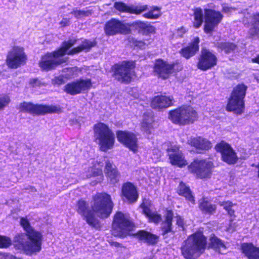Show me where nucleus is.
Returning a JSON list of instances; mask_svg holds the SVG:
<instances>
[{
	"label": "nucleus",
	"mask_w": 259,
	"mask_h": 259,
	"mask_svg": "<svg viewBox=\"0 0 259 259\" xmlns=\"http://www.w3.org/2000/svg\"><path fill=\"white\" fill-rule=\"evenodd\" d=\"M113 206L111 196L105 193H100L93 197L91 202L92 211L89 209L88 204L82 199L77 202L76 210L88 224L96 227L98 225V221L95 214L101 218H107L111 213Z\"/></svg>",
	"instance_id": "obj_1"
},
{
	"label": "nucleus",
	"mask_w": 259,
	"mask_h": 259,
	"mask_svg": "<svg viewBox=\"0 0 259 259\" xmlns=\"http://www.w3.org/2000/svg\"><path fill=\"white\" fill-rule=\"evenodd\" d=\"M77 40L70 39L63 42L61 47L53 53H47L41 57L39 62V66L42 70H49L55 68L67 61V58L63 56L66 55H72L82 51H89L94 47L96 43L85 39L82 44L72 49L70 48L76 44Z\"/></svg>",
	"instance_id": "obj_2"
},
{
	"label": "nucleus",
	"mask_w": 259,
	"mask_h": 259,
	"mask_svg": "<svg viewBox=\"0 0 259 259\" xmlns=\"http://www.w3.org/2000/svg\"><path fill=\"white\" fill-rule=\"evenodd\" d=\"M20 224L26 234L16 236V246L27 254L31 255L39 252L41 249L42 234L35 230L25 218L21 219Z\"/></svg>",
	"instance_id": "obj_3"
},
{
	"label": "nucleus",
	"mask_w": 259,
	"mask_h": 259,
	"mask_svg": "<svg viewBox=\"0 0 259 259\" xmlns=\"http://www.w3.org/2000/svg\"><path fill=\"white\" fill-rule=\"evenodd\" d=\"M206 244L205 236L200 232L190 236L181 248L186 259H196L204 251Z\"/></svg>",
	"instance_id": "obj_4"
},
{
	"label": "nucleus",
	"mask_w": 259,
	"mask_h": 259,
	"mask_svg": "<svg viewBox=\"0 0 259 259\" xmlns=\"http://www.w3.org/2000/svg\"><path fill=\"white\" fill-rule=\"evenodd\" d=\"M247 86L243 83L237 84L233 88L228 98V111L232 112L236 115L243 114L245 111V98Z\"/></svg>",
	"instance_id": "obj_5"
},
{
	"label": "nucleus",
	"mask_w": 259,
	"mask_h": 259,
	"mask_svg": "<svg viewBox=\"0 0 259 259\" xmlns=\"http://www.w3.org/2000/svg\"><path fill=\"white\" fill-rule=\"evenodd\" d=\"M95 141L99 145L101 150L106 152L113 147L115 136L109 127L103 123H98L94 125Z\"/></svg>",
	"instance_id": "obj_6"
},
{
	"label": "nucleus",
	"mask_w": 259,
	"mask_h": 259,
	"mask_svg": "<svg viewBox=\"0 0 259 259\" xmlns=\"http://www.w3.org/2000/svg\"><path fill=\"white\" fill-rule=\"evenodd\" d=\"M196 111L190 106H182L170 111L168 118L175 124L180 125L189 124L197 119Z\"/></svg>",
	"instance_id": "obj_7"
},
{
	"label": "nucleus",
	"mask_w": 259,
	"mask_h": 259,
	"mask_svg": "<svg viewBox=\"0 0 259 259\" xmlns=\"http://www.w3.org/2000/svg\"><path fill=\"white\" fill-rule=\"evenodd\" d=\"M133 227V223L121 212H117L114 215L112 223V234L123 238L129 234Z\"/></svg>",
	"instance_id": "obj_8"
},
{
	"label": "nucleus",
	"mask_w": 259,
	"mask_h": 259,
	"mask_svg": "<svg viewBox=\"0 0 259 259\" xmlns=\"http://www.w3.org/2000/svg\"><path fill=\"white\" fill-rule=\"evenodd\" d=\"M19 109L22 112L35 114L59 113L61 112V109L59 106L34 105L31 103L25 102L20 104Z\"/></svg>",
	"instance_id": "obj_9"
},
{
	"label": "nucleus",
	"mask_w": 259,
	"mask_h": 259,
	"mask_svg": "<svg viewBox=\"0 0 259 259\" xmlns=\"http://www.w3.org/2000/svg\"><path fill=\"white\" fill-rule=\"evenodd\" d=\"M135 66L133 61H123L121 64L115 65V78L121 82H130L134 75L133 69Z\"/></svg>",
	"instance_id": "obj_10"
},
{
	"label": "nucleus",
	"mask_w": 259,
	"mask_h": 259,
	"mask_svg": "<svg viewBox=\"0 0 259 259\" xmlns=\"http://www.w3.org/2000/svg\"><path fill=\"white\" fill-rule=\"evenodd\" d=\"M182 69V67L177 63L169 64L162 59L156 60L154 67L155 72L163 79L167 78L171 74Z\"/></svg>",
	"instance_id": "obj_11"
},
{
	"label": "nucleus",
	"mask_w": 259,
	"mask_h": 259,
	"mask_svg": "<svg viewBox=\"0 0 259 259\" xmlns=\"http://www.w3.org/2000/svg\"><path fill=\"white\" fill-rule=\"evenodd\" d=\"M189 169L200 178L209 177L213 167V163L206 160L196 159L189 166Z\"/></svg>",
	"instance_id": "obj_12"
},
{
	"label": "nucleus",
	"mask_w": 259,
	"mask_h": 259,
	"mask_svg": "<svg viewBox=\"0 0 259 259\" xmlns=\"http://www.w3.org/2000/svg\"><path fill=\"white\" fill-rule=\"evenodd\" d=\"M27 59L26 56L23 48L19 47H14L9 52L6 63L11 68H17L25 63Z\"/></svg>",
	"instance_id": "obj_13"
},
{
	"label": "nucleus",
	"mask_w": 259,
	"mask_h": 259,
	"mask_svg": "<svg viewBox=\"0 0 259 259\" xmlns=\"http://www.w3.org/2000/svg\"><path fill=\"white\" fill-rule=\"evenodd\" d=\"M129 30L128 27L123 22L115 18H112L107 21L104 27L105 33L109 36L117 34H126Z\"/></svg>",
	"instance_id": "obj_14"
},
{
	"label": "nucleus",
	"mask_w": 259,
	"mask_h": 259,
	"mask_svg": "<svg viewBox=\"0 0 259 259\" xmlns=\"http://www.w3.org/2000/svg\"><path fill=\"white\" fill-rule=\"evenodd\" d=\"M204 18V31L206 33H210L221 22L222 16L219 12L209 9H205Z\"/></svg>",
	"instance_id": "obj_15"
},
{
	"label": "nucleus",
	"mask_w": 259,
	"mask_h": 259,
	"mask_svg": "<svg viewBox=\"0 0 259 259\" xmlns=\"http://www.w3.org/2000/svg\"><path fill=\"white\" fill-rule=\"evenodd\" d=\"M92 85L90 79H80L68 83L64 87L65 91L71 95H75L90 89Z\"/></svg>",
	"instance_id": "obj_16"
},
{
	"label": "nucleus",
	"mask_w": 259,
	"mask_h": 259,
	"mask_svg": "<svg viewBox=\"0 0 259 259\" xmlns=\"http://www.w3.org/2000/svg\"><path fill=\"white\" fill-rule=\"evenodd\" d=\"M217 59L215 56L210 51L203 49L197 63L198 69L206 71L217 64Z\"/></svg>",
	"instance_id": "obj_17"
},
{
	"label": "nucleus",
	"mask_w": 259,
	"mask_h": 259,
	"mask_svg": "<svg viewBox=\"0 0 259 259\" xmlns=\"http://www.w3.org/2000/svg\"><path fill=\"white\" fill-rule=\"evenodd\" d=\"M167 152L170 163L172 165L183 167L187 165V160L178 146H171L167 148Z\"/></svg>",
	"instance_id": "obj_18"
},
{
	"label": "nucleus",
	"mask_w": 259,
	"mask_h": 259,
	"mask_svg": "<svg viewBox=\"0 0 259 259\" xmlns=\"http://www.w3.org/2000/svg\"><path fill=\"white\" fill-rule=\"evenodd\" d=\"M118 141L130 150L136 152L138 150L137 138L133 133L119 131L116 133Z\"/></svg>",
	"instance_id": "obj_19"
},
{
	"label": "nucleus",
	"mask_w": 259,
	"mask_h": 259,
	"mask_svg": "<svg viewBox=\"0 0 259 259\" xmlns=\"http://www.w3.org/2000/svg\"><path fill=\"white\" fill-rule=\"evenodd\" d=\"M114 7L116 10L123 13H130L139 15L148 9L147 5H138L128 6L122 2H115Z\"/></svg>",
	"instance_id": "obj_20"
},
{
	"label": "nucleus",
	"mask_w": 259,
	"mask_h": 259,
	"mask_svg": "<svg viewBox=\"0 0 259 259\" xmlns=\"http://www.w3.org/2000/svg\"><path fill=\"white\" fill-rule=\"evenodd\" d=\"M140 207L142 209L143 213L148 219L149 222L158 224L161 221V215L157 211L150 209V203L149 200H144L140 205Z\"/></svg>",
	"instance_id": "obj_21"
},
{
	"label": "nucleus",
	"mask_w": 259,
	"mask_h": 259,
	"mask_svg": "<svg viewBox=\"0 0 259 259\" xmlns=\"http://www.w3.org/2000/svg\"><path fill=\"white\" fill-rule=\"evenodd\" d=\"M173 101L172 96H157L152 99L151 107L157 109L166 108L172 105Z\"/></svg>",
	"instance_id": "obj_22"
},
{
	"label": "nucleus",
	"mask_w": 259,
	"mask_h": 259,
	"mask_svg": "<svg viewBox=\"0 0 259 259\" xmlns=\"http://www.w3.org/2000/svg\"><path fill=\"white\" fill-rule=\"evenodd\" d=\"M240 250L248 259H259V247L251 242H244L241 244Z\"/></svg>",
	"instance_id": "obj_23"
},
{
	"label": "nucleus",
	"mask_w": 259,
	"mask_h": 259,
	"mask_svg": "<svg viewBox=\"0 0 259 259\" xmlns=\"http://www.w3.org/2000/svg\"><path fill=\"white\" fill-rule=\"evenodd\" d=\"M122 193L125 199L130 203L137 201L139 195L135 186L131 183L127 182L123 184Z\"/></svg>",
	"instance_id": "obj_24"
},
{
	"label": "nucleus",
	"mask_w": 259,
	"mask_h": 259,
	"mask_svg": "<svg viewBox=\"0 0 259 259\" xmlns=\"http://www.w3.org/2000/svg\"><path fill=\"white\" fill-rule=\"evenodd\" d=\"M188 143L199 151L208 150L212 147L211 142L202 137H191Z\"/></svg>",
	"instance_id": "obj_25"
},
{
	"label": "nucleus",
	"mask_w": 259,
	"mask_h": 259,
	"mask_svg": "<svg viewBox=\"0 0 259 259\" xmlns=\"http://www.w3.org/2000/svg\"><path fill=\"white\" fill-rule=\"evenodd\" d=\"M199 38L198 37L194 38L192 42L189 45L185 48L182 49L180 51L181 55L187 59H189L199 50Z\"/></svg>",
	"instance_id": "obj_26"
},
{
	"label": "nucleus",
	"mask_w": 259,
	"mask_h": 259,
	"mask_svg": "<svg viewBox=\"0 0 259 259\" xmlns=\"http://www.w3.org/2000/svg\"><path fill=\"white\" fill-rule=\"evenodd\" d=\"M105 173L110 183L114 184L119 181V173L116 166L110 161H106Z\"/></svg>",
	"instance_id": "obj_27"
},
{
	"label": "nucleus",
	"mask_w": 259,
	"mask_h": 259,
	"mask_svg": "<svg viewBox=\"0 0 259 259\" xmlns=\"http://www.w3.org/2000/svg\"><path fill=\"white\" fill-rule=\"evenodd\" d=\"M248 33L250 37L259 39V12L252 16V21Z\"/></svg>",
	"instance_id": "obj_28"
},
{
	"label": "nucleus",
	"mask_w": 259,
	"mask_h": 259,
	"mask_svg": "<svg viewBox=\"0 0 259 259\" xmlns=\"http://www.w3.org/2000/svg\"><path fill=\"white\" fill-rule=\"evenodd\" d=\"M173 213L171 211L168 210L166 212L165 220L161 224V231L162 235L164 236L168 233L172 231V220Z\"/></svg>",
	"instance_id": "obj_29"
},
{
	"label": "nucleus",
	"mask_w": 259,
	"mask_h": 259,
	"mask_svg": "<svg viewBox=\"0 0 259 259\" xmlns=\"http://www.w3.org/2000/svg\"><path fill=\"white\" fill-rule=\"evenodd\" d=\"M136 235L141 241L149 244H155L158 240L157 236L145 231H140Z\"/></svg>",
	"instance_id": "obj_30"
},
{
	"label": "nucleus",
	"mask_w": 259,
	"mask_h": 259,
	"mask_svg": "<svg viewBox=\"0 0 259 259\" xmlns=\"http://www.w3.org/2000/svg\"><path fill=\"white\" fill-rule=\"evenodd\" d=\"M209 240L210 246L212 248L221 254L225 253L226 247L221 240L214 235L211 236Z\"/></svg>",
	"instance_id": "obj_31"
},
{
	"label": "nucleus",
	"mask_w": 259,
	"mask_h": 259,
	"mask_svg": "<svg viewBox=\"0 0 259 259\" xmlns=\"http://www.w3.org/2000/svg\"><path fill=\"white\" fill-rule=\"evenodd\" d=\"M153 124L154 121L152 116L144 114L143 121L141 123L142 130L147 134L151 133L153 127Z\"/></svg>",
	"instance_id": "obj_32"
},
{
	"label": "nucleus",
	"mask_w": 259,
	"mask_h": 259,
	"mask_svg": "<svg viewBox=\"0 0 259 259\" xmlns=\"http://www.w3.org/2000/svg\"><path fill=\"white\" fill-rule=\"evenodd\" d=\"M178 193L180 195L184 196L187 200L191 202L192 204H194V197L191 194L189 188L187 187L184 183L182 182L180 183L178 187Z\"/></svg>",
	"instance_id": "obj_33"
},
{
	"label": "nucleus",
	"mask_w": 259,
	"mask_h": 259,
	"mask_svg": "<svg viewBox=\"0 0 259 259\" xmlns=\"http://www.w3.org/2000/svg\"><path fill=\"white\" fill-rule=\"evenodd\" d=\"M66 73L58 77L57 82L59 84H62L64 82L63 77H65L66 79H71L74 78L78 76L77 71L78 69L76 67H72L70 68H66L65 69Z\"/></svg>",
	"instance_id": "obj_34"
},
{
	"label": "nucleus",
	"mask_w": 259,
	"mask_h": 259,
	"mask_svg": "<svg viewBox=\"0 0 259 259\" xmlns=\"http://www.w3.org/2000/svg\"><path fill=\"white\" fill-rule=\"evenodd\" d=\"M135 25L139 31L144 34L152 33L155 31L154 27L147 23L138 21L136 22Z\"/></svg>",
	"instance_id": "obj_35"
},
{
	"label": "nucleus",
	"mask_w": 259,
	"mask_h": 259,
	"mask_svg": "<svg viewBox=\"0 0 259 259\" xmlns=\"http://www.w3.org/2000/svg\"><path fill=\"white\" fill-rule=\"evenodd\" d=\"M203 13L202 9L200 8H197L194 11V26L198 28L202 24L203 22Z\"/></svg>",
	"instance_id": "obj_36"
},
{
	"label": "nucleus",
	"mask_w": 259,
	"mask_h": 259,
	"mask_svg": "<svg viewBox=\"0 0 259 259\" xmlns=\"http://www.w3.org/2000/svg\"><path fill=\"white\" fill-rule=\"evenodd\" d=\"M160 8L157 7H153L147 12L143 15V16L147 19H156L161 15Z\"/></svg>",
	"instance_id": "obj_37"
},
{
	"label": "nucleus",
	"mask_w": 259,
	"mask_h": 259,
	"mask_svg": "<svg viewBox=\"0 0 259 259\" xmlns=\"http://www.w3.org/2000/svg\"><path fill=\"white\" fill-rule=\"evenodd\" d=\"M199 208L204 212L210 213L215 210V206L210 204L205 199L201 200L200 202Z\"/></svg>",
	"instance_id": "obj_38"
},
{
	"label": "nucleus",
	"mask_w": 259,
	"mask_h": 259,
	"mask_svg": "<svg viewBox=\"0 0 259 259\" xmlns=\"http://www.w3.org/2000/svg\"><path fill=\"white\" fill-rule=\"evenodd\" d=\"M71 14L73 15L76 19H81L84 17H88L92 14L91 10H78L77 8H74L71 12Z\"/></svg>",
	"instance_id": "obj_39"
},
{
	"label": "nucleus",
	"mask_w": 259,
	"mask_h": 259,
	"mask_svg": "<svg viewBox=\"0 0 259 259\" xmlns=\"http://www.w3.org/2000/svg\"><path fill=\"white\" fill-rule=\"evenodd\" d=\"M215 149L221 154L223 160L227 162V143L224 141H221L216 145Z\"/></svg>",
	"instance_id": "obj_40"
},
{
	"label": "nucleus",
	"mask_w": 259,
	"mask_h": 259,
	"mask_svg": "<svg viewBox=\"0 0 259 259\" xmlns=\"http://www.w3.org/2000/svg\"><path fill=\"white\" fill-rule=\"evenodd\" d=\"M238 160L236 153L232 148L231 145L228 143V164H234Z\"/></svg>",
	"instance_id": "obj_41"
},
{
	"label": "nucleus",
	"mask_w": 259,
	"mask_h": 259,
	"mask_svg": "<svg viewBox=\"0 0 259 259\" xmlns=\"http://www.w3.org/2000/svg\"><path fill=\"white\" fill-rule=\"evenodd\" d=\"M102 166L103 165L98 166V167H96V166L91 167L89 169V171L87 174V177L88 178L93 176H100L101 177H102V170L101 168Z\"/></svg>",
	"instance_id": "obj_42"
},
{
	"label": "nucleus",
	"mask_w": 259,
	"mask_h": 259,
	"mask_svg": "<svg viewBox=\"0 0 259 259\" xmlns=\"http://www.w3.org/2000/svg\"><path fill=\"white\" fill-rule=\"evenodd\" d=\"M10 98L6 95H0V110L4 109L10 102Z\"/></svg>",
	"instance_id": "obj_43"
},
{
	"label": "nucleus",
	"mask_w": 259,
	"mask_h": 259,
	"mask_svg": "<svg viewBox=\"0 0 259 259\" xmlns=\"http://www.w3.org/2000/svg\"><path fill=\"white\" fill-rule=\"evenodd\" d=\"M11 244V240L9 238L0 236V248H7Z\"/></svg>",
	"instance_id": "obj_44"
},
{
	"label": "nucleus",
	"mask_w": 259,
	"mask_h": 259,
	"mask_svg": "<svg viewBox=\"0 0 259 259\" xmlns=\"http://www.w3.org/2000/svg\"><path fill=\"white\" fill-rule=\"evenodd\" d=\"M148 41H143L141 40H134V44H135V46L138 47L140 49H144L146 48V46H148L149 45H150L149 42H147Z\"/></svg>",
	"instance_id": "obj_45"
},
{
	"label": "nucleus",
	"mask_w": 259,
	"mask_h": 259,
	"mask_svg": "<svg viewBox=\"0 0 259 259\" xmlns=\"http://www.w3.org/2000/svg\"><path fill=\"white\" fill-rule=\"evenodd\" d=\"M235 211L232 209V208L230 206H228V214L230 216L231 219L230 220V222L233 221L234 220H236V215L235 214Z\"/></svg>",
	"instance_id": "obj_46"
},
{
	"label": "nucleus",
	"mask_w": 259,
	"mask_h": 259,
	"mask_svg": "<svg viewBox=\"0 0 259 259\" xmlns=\"http://www.w3.org/2000/svg\"><path fill=\"white\" fill-rule=\"evenodd\" d=\"M235 51H238L237 46L234 43L228 42V53L231 51L234 52Z\"/></svg>",
	"instance_id": "obj_47"
},
{
	"label": "nucleus",
	"mask_w": 259,
	"mask_h": 259,
	"mask_svg": "<svg viewBox=\"0 0 259 259\" xmlns=\"http://www.w3.org/2000/svg\"><path fill=\"white\" fill-rule=\"evenodd\" d=\"M29 84L30 87L34 88L36 87H39L41 84V82L39 80L37 79H32L29 81Z\"/></svg>",
	"instance_id": "obj_48"
},
{
	"label": "nucleus",
	"mask_w": 259,
	"mask_h": 259,
	"mask_svg": "<svg viewBox=\"0 0 259 259\" xmlns=\"http://www.w3.org/2000/svg\"><path fill=\"white\" fill-rule=\"evenodd\" d=\"M70 23V19L67 18H63L60 21V24L62 27H65L68 26Z\"/></svg>",
	"instance_id": "obj_49"
},
{
	"label": "nucleus",
	"mask_w": 259,
	"mask_h": 259,
	"mask_svg": "<svg viewBox=\"0 0 259 259\" xmlns=\"http://www.w3.org/2000/svg\"><path fill=\"white\" fill-rule=\"evenodd\" d=\"M176 221L177 224L181 227H183L184 226V221L183 219L180 216H177L176 217Z\"/></svg>",
	"instance_id": "obj_50"
},
{
	"label": "nucleus",
	"mask_w": 259,
	"mask_h": 259,
	"mask_svg": "<svg viewBox=\"0 0 259 259\" xmlns=\"http://www.w3.org/2000/svg\"><path fill=\"white\" fill-rule=\"evenodd\" d=\"M186 32V29L184 28V27H181L179 29H178L177 30V35L178 36H179V37H183V34L184 33H185V32Z\"/></svg>",
	"instance_id": "obj_51"
},
{
	"label": "nucleus",
	"mask_w": 259,
	"mask_h": 259,
	"mask_svg": "<svg viewBox=\"0 0 259 259\" xmlns=\"http://www.w3.org/2000/svg\"><path fill=\"white\" fill-rule=\"evenodd\" d=\"M251 62L259 64V54L257 55L254 58H252Z\"/></svg>",
	"instance_id": "obj_52"
},
{
	"label": "nucleus",
	"mask_w": 259,
	"mask_h": 259,
	"mask_svg": "<svg viewBox=\"0 0 259 259\" xmlns=\"http://www.w3.org/2000/svg\"><path fill=\"white\" fill-rule=\"evenodd\" d=\"M5 259H20V258H17L16 256H15L12 254H6Z\"/></svg>",
	"instance_id": "obj_53"
},
{
	"label": "nucleus",
	"mask_w": 259,
	"mask_h": 259,
	"mask_svg": "<svg viewBox=\"0 0 259 259\" xmlns=\"http://www.w3.org/2000/svg\"><path fill=\"white\" fill-rule=\"evenodd\" d=\"M6 254L5 253L0 252V259H5Z\"/></svg>",
	"instance_id": "obj_54"
},
{
	"label": "nucleus",
	"mask_w": 259,
	"mask_h": 259,
	"mask_svg": "<svg viewBox=\"0 0 259 259\" xmlns=\"http://www.w3.org/2000/svg\"><path fill=\"white\" fill-rule=\"evenodd\" d=\"M251 166H255L256 168H257L258 169V171H259V162H258V163L256 164V165H254V164H252L251 165Z\"/></svg>",
	"instance_id": "obj_55"
},
{
	"label": "nucleus",
	"mask_w": 259,
	"mask_h": 259,
	"mask_svg": "<svg viewBox=\"0 0 259 259\" xmlns=\"http://www.w3.org/2000/svg\"><path fill=\"white\" fill-rule=\"evenodd\" d=\"M221 205H222L224 206V208L226 210H227V205H226V204H221Z\"/></svg>",
	"instance_id": "obj_56"
},
{
	"label": "nucleus",
	"mask_w": 259,
	"mask_h": 259,
	"mask_svg": "<svg viewBox=\"0 0 259 259\" xmlns=\"http://www.w3.org/2000/svg\"><path fill=\"white\" fill-rule=\"evenodd\" d=\"M30 189H31V191L32 192H35L36 191V189L34 188H33V187H30Z\"/></svg>",
	"instance_id": "obj_57"
},
{
	"label": "nucleus",
	"mask_w": 259,
	"mask_h": 259,
	"mask_svg": "<svg viewBox=\"0 0 259 259\" xmlns=\"http://www.w3.org/2000/svg\"><path fill=\"white\" fill-rule=\"evenodd\" d=\"M256 79L257 81H259V73H257V75L256 76Z\"/></svg>",
	"instance_id": "obj_58"
},
{
	"label": "nucleus",
	"mask_w": 259,
	"mask_h": 259,
	"mask_svg": "<svg viewBox=\"0 0 259 259\" xmlns=\"http://www.w3.org/2000/svg\"><path fill=\"white\" fill-rule=\"evenodd\" d=\"M119 245V243H117V242H115V246H117V245Z\"/></svg>",
	"instance_id": "obj_59"
},
{
	"label": "nucleus",
	"mask_w": 259,
	"mask_h": 259,
	"mask_svg": "<svg viewBox=\"0 0 259 259\" xmlns=\"http://www.w3.org/2000/svg\"><path fill=\"white\" fill-rule=\"evenodd\" d=\"M257 176L259 178V171H258V172H257Z\"/></svg>",
	"instance_id": "obj_60"
},
{
	"label": "nucleus",
	"mask_w": 259,
	"mask_h": 259,
	"mask_svg": "<svg viewBox=\"0 0 259 259\" xmlns=\"http://www.w3.org/2000/svg\"><path fill=\"white\" fill-rule=\"evenodd\" d=\"M224 49L225 52H227V50H226L225 48H224Z\"/></svg>",
	"instance_id": "obj_61"
}]
</instances>
